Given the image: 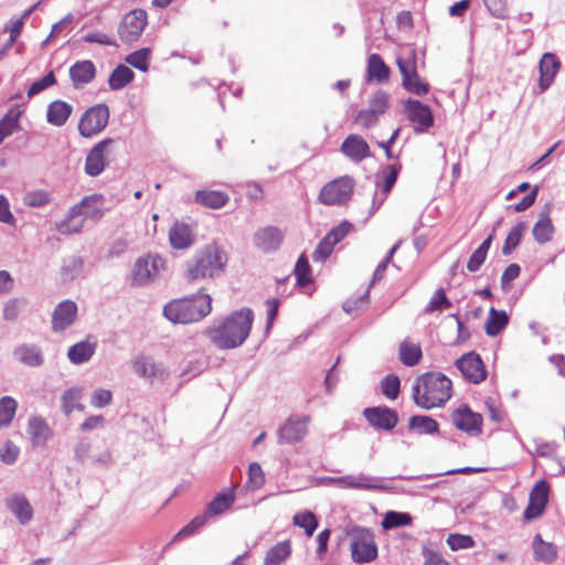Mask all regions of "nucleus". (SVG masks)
Listing matches in <instances>:
<instances>
[{"label": "nucleus", "mask_w": 565, "mask_h": 565, "mask_svg": "<svg viewBox=\"0 0 565 565\" xmlns=\"http://www.w3.org/2000/svg\"><path fill=\"white\" fill-rule=\"evenodd\" d=\"M390 75L391 70L383 58L376 53L371 54L367 60V79L383 83L388 79Z\"/></svg>", "instance_id": "nucleus-32"}, {"label": "nucleus", "mask_w": 565, "mask_h": 565, "mask_svg": "<svg viewBox=\"0 0 565 565\" xmlns=\"http://www.w3.org/2000/svg\"><path fill=\"white\" fill-rule=\"evenodd\" d=\"M212 310V298L202 294L174 299L163 307V316L173 323H192L205 318Z\"/></svg>", "instance_id": "nucleus-5"}, {"label": "nucleus", "mask_w": 565, "mask_h": 565, "mask_svg": "<svg viewBox=\"0 0 565 565\" xmlns=\"http://www.w3.org/2000/svg\"><path fill=\"white\" fill-rule=\"evenodd\" d=\"M452 395L451 380L440 372L417 376L412 386L414 403L423 409L444 406Z\"/></svg>", "instance_id": "nucleus-2"}, {"label": "nucleus", "mask_w": 565, "mask_h": 565, "mask_svg": "<svg viewBox=\"0 0 565 565\" xmlns=\"http://www.w3.org/2000/svg\"><path fill=\"white\" fill-rule=\"evenodd\" d=\"M73 113V106L62 99H55L49 104L46 109V121L54 127H62L66 124Z\"/></svg>", "instance_id": "nucleus-28"}, {"label": "nucleus", "mask_w": 565, "mask_h": 565, "mask_svg": "<svg viewBox=\"0 0 565 565\" xmlns=\"http://www.w3.org/2000/svg\"><path fill=\"white\" fill-rule=\"evenodd\" d=\"M335 245L324 236L312 254L313 262H324L332 253Z\"/></svg>", "instance_id": "nucleus-63"}, {"label": "nucleus", "mask_w": 565, "mask_h": 565, "mask_svg": "<svg viewBox=\"0 0 565 565\" xmlns=\"http://www.w3.org/2000/svg\"><path fill=\"white\" fill-rule=\"evenodd\" d=\"M77 305L73 300H63L56 305L52 313V330L63 332L70 328L77 317Z\"/></svg>", "instance_id": "nucleus-20"}, {"label": "nucleus", "mask_w": 565, "mask_h": 565, "mask_svg": "<svg viewBox=\"0 0 565 565\" xmlns=\"http://www.w3.org/2000/svg\"><path fill=\"white\" fill-rule=\"evenodd\" d=\"M194 201L204 207L217 210L227 204L230 196L223 191L199 190L195 192Z\"/></svg>", "instance_id": "nucleus-29"}, {"label": "nucleus", "mask_w": 565, "mask_h": 565, "mask_svg": "<svg viewBox=\"0 0 565 565\" xmlns=\"http://www.w3.org/2000/svg\"><path fill=\"white\" fill-rule=\"evenodd\" d=\"M353 122L362 128H371L374 127L379 122V116H376L369 108L361 109L356 113L353 118Z\"/></svg>", "instance_id": "nucleus-60"}, {"label": "nucleus", "mask_w": 565, "mask_h": 565, "mask_svg": "<svg viewBox=\"0 0 565 565\" xmlns=\"http://www.w3.org/2000/svg\"><path fill=\"white\" fill-rule=\"evenodd\" d=\"M408 427L423 435H434L438 433L439 425L430 416L414 415L409 418Z\"/></svg>", "instance_id": "nucleus-40"}, {"label": "nucleus", "mask_w": 565, "mask_h": 565, "mask_svg": "<svg viewBox=\"0 0 565 565\" xmlns=\"http://www.w3.org/2000/svg\"><path fill=\"white\" fill-rule=\"evenodd\" d=\"M396 63L402 74V86L407 92L417 96L428 94L429 85L424 82L417 73L416 54L413 50L405 56L397 57Z\"/></svg>", "instance_id": "nucleus-6"}, {"label": "nucleus", "mask_w": 565, "mask_h": 565, "mask_svg": "<svg viewBox=\"0 0 565 565\" xmlns=\"http://www.w3.org/2000/svg\"><path fill=\"white\" fill-rule=\"evenodd\" d=\"M25 306L26 300L24 298H13L8 300L3 307V319L7 321L15 320Z\"/></svg>", "instance_id": "nucleus-53"}, {"label": "nucleus", "mask_w": 565, "mask_h": 565, "mask_svg": "<svg viewBox=\"0 0 565 565\" xmlns=\"http://www.w3.org/2000/svg\"><path fill=\"white\" fill-rule=\"evenodd\" d=\"M405 113L416 134L426 132L434 125L430 107L420 100L408 98L405 102Z\"/></svg>", "instance_id": "nucleus-12"}, {"label": "nucleus", "mask_w": 565, "mask_h": 565, "mask_svg": "<svg viewBox=\"0 0 565 565\" xmlns=\"http://www.w3.org/2000/svg\"><path fill=\"white\" fill-rule=\"evenodd\" d=\"M96 343L89 341H81L72 345L67 351L68 360L76 365L88 362L94 355Z\"/></svg>", "instance_id": "nucleus-34"}, {"label": "nucleus", "mask_w": 565, "mask_h": 565, "mask_svg": "<svg viewBox=\"0 0 565 565\" xmlns=\"http://www.w3.org/2000/svg\"><path fill=\"white\" fill-rule=\"evenodd\" d=\"M401 168V164L384 167L377 174L376 189L390 193L397 180Z\"/></svg>", "instance_id": "nucleus-37"}, {"label": "nucleus", "mask_w": 565, "mask_h": 565, "mask_svg": "<svg viewBox=\"0 0 565 565\" xmlns=\"http://www.w3.org/2000/svg\"><path fill=\"white\" fill-rule=\"evenodd\" d=\"M227 253L216 244H209L198 250L186 263L188 281H196L220 276L227 264Z\"/></svg>", "instance_id": "nucleus-4"}, {"label": "nucleus", "mask_w": 565, "mask_h": 565, "mask_svg": "<svg viewBox=\"0 0 565 565\" xmlns=\"http://www.w3.org/2000/svg\"><path fill=\"white\" fill-rule=\"evenodd\" d=\"M382 393L390 399H396L401 390V381L397 375H386L381 382Z\"/></svg>", "instance_id": "nucleus-51"}, {"label": "nucleus", "mask_w": 565, "mask_h": 565, "mask_svg": "<svg viewBox=\"0 0 565 565\" xmlns=\"http://www.w3.org/2000/svg\"><path fill=\"white\" fill-rule=\"evenodd\" d=\"M354 490H383L386 489L384 480L380 477L364 473L353 475Z\"/></svg>", "instance_id": "nucleus-47"}, {"label": "nucleus", "mask_w": 565, "mask_h": 565, "mask_svg": "<svg viewBox=\"0 0 565 565\" xmlns=\"http://www.w3.org/2000/svg\"><path fill=\"white\" fill-rule=\"evenodd\" d=\"M290 553V543L288 541L279 542L267 551L263 565H284Z\"/></svg>", "instance_id": "nucleus-38"}, {"label": "nucleus", "mask_w": 565, "mask_h": 565, "mask_svg": "<svg viewBox=\"0 0 565 565\" xmlns=\"http://www.w3.org/2000/svg\"><path fill=\"white\" fill-rule=\"evenodd\" d=\"M363 415L377 429L391 430L398 422L396 412L388 407H367L363 411Z\"/></svg>", "instance_id": "nucleus-22"}, {"label": "nucleus", "mask_w": 565, "mask_h": 565, "mask_svg": "<svg viewBox=\"0 0 565 565\" xmlns=\"http://www.w3.org/2000/svg\"><path fill=\"white\" fill-rule=\"evenodd\" d=\"M294 271L299 286H307L311 281L310 265L305 255L298 258Z\"/></svg>", "instance_id": "nucleus-54"}, {"label": "nucleus", "mask_w": 565, "mask_h": 565, "mask_svg": "<svg viewBox=\"0 0 565 565\" xmlns=\"http://www.w3.org/2000/svg\"><path fill=\"white\" fill-rule=\"evenodd\" d=\"M151 51L148 47L140 49L138 51H135L130 53L126 57V62L131 65L132 67L146 72L149 66V58H150Z\"/></svg>", "instance_id": "nucleus-50"}, {"label": "nucleus", "mask_w": 565, "mask_h": 565, "mask_svg": "<svg viewBox=\"0 0 565 565\" xmlns=\"http://www.w3.org/2000/svg\"><path fill=\"white\" fill-rule=\"evenodd\" d=\"M55 84V75L51 71L42 78L32 83V85L28 89V97L32 98L33 96L40 94L44 89Z\"/></svg>", "instance_id": "nucleus-59"}, {"label": "nucleus", "mask_w": 565, "mask_h": 565, "mask_svg": "<svg viewBox=\"0 0 565 565\" xmlns=\"http://www.w3.org/2000/svg\"><path fill=\"white\" fill-rule=\"evenodd\" d=\"M235 502V494L232 489H225L217 493L207 504L204 513L207 518L220 515L226 512Z\"/></svg>", "instance_id": "nucleus-30"}, {"label": "nucleus", "mask_w": 565, "mask_h": 565, "mask_svg": "<svg viewBox=\"0 0 565 565\" xmlns=\"http://www.w3.org/2000/svg\"><path fill=\"white\" fill-rule=\"evenodd\" d=\"M13 358L29 367H40L44 363V356L41 348L33 343H22L12 351Z\"/></svg>", "instance_id": "nucleus-24"}, {"label": "nucleus", "mask_w": 565, "mask_h": 565, "mask_svg": "<svg viewBox=\"0 0 565 565\" xmlns=\"http://www.w3.org/2000/svg\"><path fill=\"white\" fill-rule=\"evenodd\" d=\"M390 106V95L382 89L376 90L370 98L369 109L376 116H381L386 113Z\"/></svg>", "instance_id": "nucleus-49"}, {"label": "nucleus", "mask_w": 565, "mask_h": 565, "mask_svg": "<svg viewBox=\"0 0 565 565\" xmlns=\"http://www.w3.org/2000/svg\"><path fill=\"white\" fill-rule=\"evenodd\" d=\"M148 23V15L143 9H134L126 13L117 29L118 35L124 43H132L142 34Z\"/></svg>", "instance_id": "nucleus-10"}, {"label": "nucleus", "mask_w": 565, "mask_h": 565, "mask_svg": "<svg viewBox=\"0 0 565 565\" xmlns=\"http://www.w3.org/2000/svg\"><path fill=\"white\" fill-rule=\"evenodd\" d=\"M353 185L350 177L335 179L321 189L319 201L324 205H341L350 200Z\"/></svg>", "instance_id": "nucleus-11"}, {"label": "nucleus", "mask_w": 565, "mask_h": 565, "mask_svg": "<svg viewBox=\"0 0 565 565\" xmlns=\"http://www.w3.org/2000/svg\"><path fill=\"white\" fill-rule=\"evenodd\" d=\"M104 203V196L100 194L84 196L68 209L63 220L55 223V230L62 235L81 233L86 220L98 221L103 217Z\"/></svg>", "instance_id": "nucleus-3"}, {"label": "nucleus", "mask_w": 565, "mask_h": 565, "mask_svg": "<svg viewBox=\"0 0 565 565\" xmlns=\"http://www.w3.org/2000/svg\"><path fill=\"white\" fill-rule=\"evenodd\" d=\"M18 408V402L11 396L0 398V429L11 425Z\"/></svg>", "instance_id": "nucleus-43"}, {"label": "nucleus", "mask_w": 565, "mask_h": 565, "mask_svg": "<svg viewBox=\"0 0 565 565\" xmlns=\"http://www.w3.org/2000/svg\"><path fill=\"white\" fill-rule=\"evenodd\" d=\"M452 306L451 301L447 298L444 289H438L431 297L428 306L426 307L425 311L427 313L434 312V311H443L444 309H448Z\"/></svg>", "instance_id": "nucleus-55"}, {"label": "nucleus", "mask_w": 565, "mask_h": 565, "mask_svg": "<svg viewBox=\"0 0 565 565\" xmlns=\"http://www.w3.org/2000/svg\"><path fill=\"white\" fill-rule=\"evenodd\" d=\"M309 417H289L278 430L279 444L300 443L308 433Z\"/></svg>", "instance_id": "nucleus-18"}, {"label": "nucleus", "mask_w": 565, "mask_h": 565, "mask_svg": "<svg viewBox=\"0 0 565 565\" xmlns=\"http://www.w3.org/2000/svg\"><path fill=\"white\" fill-rule=\"evenodd\" d=\"M422 349L419 344L404 340L399 344V360L406 366H415L422 359Z\"/></svg>", "instance_id": "nucleus-39"}, {"label": "nucleus", "mask_w": 565, "mask_h": 565, "mask_svg": "<svg viewBox=\"0 0 565 565\" xmlns=\"http://www.w3.org/2000/svg\"><path fill=\"white\" fill-rule=\"evenodd\" d=\"M284 232L276 226H264L253 235V244L265 254H271L279 249L284 242Z\"/></svg>", "instance_id": "nucleus-15"}, {"label": "nucleus", "mask_w": 565, "mask_h": 565, "mask_svg": "<svg viewBox=\"0 0 565 565\" xmlns=\"http://www.w3.org/2000/svg\"><path fill=\"white\" fill-rule=\"evenodd\" d=\"M109 120V108L105 104L89 107L82 115L78 132L82 137L92 138L105 129Z\"/></svg>", "instance_id": "nucleus-9"}, {"label": "nucleus", "mask_w": 565, "mask_h": 565, "mask_svg": "<svg viewBox=\"0 0 565 565\" xmlns=\"http://www.w3.org/2000/svg\"><path fill=\"white\" fill-rule=\"evenodd\" d=\"M533 553L537 561L552 563L557 557V550L553 543L543 541L541 534H536L533 540Z\"/></svg>", "instance_id": "nucleus-36"}, {"label": "nucleus", "mask_w": 565, "mask_h": 565, "mask_svg": "<svg viewBox=\"0 0 565 565\" xmlns=\"http://www.w3.org/2000/svg\"><path fill=\"white\" fill-rule=\"evenodd\" d=\"M465 380L472 384H479L487 377V370L478 353L475 351L461 355L455 363Z\"/></svg>", "instance_id": "nucleus-13"}, {"label": "nucleus", "mask_w": 565, "mask_h": 565, "mask_svg": "<svg viewBox=\"0 0 565 565\" xmlns=\"http://www.w3.org/2000/svg\"><path fill=\"white\" fill-rule=\"evenodd\" d=\"M74 21V15L67 13L58 22L52 25L49 36L42 42V46H45L52 39L58 36L64 30L68 29Z\"/></svg>", "instance_id": "nucleus-61"}, {"label": "nucleus", "mask_w": 565, "mask_h": 565, "mask_svg": "<svg viewBox=\"0 0 565 565\" xmlns=\"http://www.w3.org/2000/svg\"><path fill=\"white\" fill-rule=\"evenodd\" d=\"M19 452V447L13 441L7 440L0 448V459L7 465H12L18 459Z\"/></svg>", "instance_id": "nucleus-64"}, {"label": "nucleus", "mask_w": 565, "mask_h": 565, "mask_svg": "<svg viewBox=\"0 0 565 565\" xmlns=\"http://www.w3.org/2000/svg\"><path fill=\"white\" fill-rule=\"evenodd\" d=\"M166 260L157 254H148L139 257L132 267V285L146 286L157 279L164 270Z\"/></svg>", "instance_id": "nucleus-8"}, {"label": "nucleus", "mask_w": 565, "mask_h": 565, "mask_svg": "<svg viewBox=\"0 0 565 565\" xmlns=\"http://www.w3.org/2000/svg\"><path fill=\"white\" fill-rule=\"evenodd\" d=\"M561 68V61L553 53H544L539 63L540 79L539 87L541 93L545 92L554 82L556 74Z\"/></svg>", "instance_id": "nucleus-23"}, {"label": "nucleus", "mask_w": 565, "mask_h": 565, "mask_svg": "<svg viewBox=\"0 0 565 565\" xmlns=\"http://www.w3.org/2000/svg\"><path fill=\"white\" fill-rule=\"evenodd\" d=\"M532 234H533L534 239L539 244H544L552 239L553 234H554V226H553L552 220L550 217L548 211H543L540 214V218L537 220V222L534 224V226L532 228Z\"/></svg>", "instance_id": "nucleus-33"}, {"label": "nucleus", "mask_w": 565, "mask_h": 565, "mask_svg": "<svg viewBox=\"0 0 565 565\" xmlns=\"http://www.w3.org/2000/svg\"><path fill=\"white\" fill-rule=\"evenodd\" d=\"M21 110L18 107L9 109L0 120V145L6 137L11 136L19 128Z\"/></svg>", "instance_id": "nucleus-42"}, {"label": "nucleus", "mask_w": 565, "mask_h": 565, "mask_svg": "<svg viewBox=\"0 0 565 565\" xmlns=\"http://www.w3.org/2000/svg\"><path fill=\"white\" fill-rule=\"evenodd\" d=\"M134 72L125 65H118L108 78V85L113 90H119L134 79Z\"/></svg>", "instance_id": "nucleus-41"}, {"label": "nucleus", "mask_w": 565, "mask_h": 565, "mask_svg": "<svg viewBox=\"0 0 565 565\" xmlns=\"http://www.w3.org/2000/svg\"><path fill=\"white\" fill-rule=\"evenodd\" d=\"M254 321V312L242 308L232 312L220 323L206 329L210 341L221 350H232L241 347L248 338Z\"/></svg>", "instance_id": "nucleus-1"}, {"label": "nucleus", "mask_w": 565, "mask_h": 565, "mask_svg": "<svg viewBox=\"0 0 565 565\" xmlns=\"http://www.w3.org/2000/svg\"><path fill=\"white\" fill-rule=\"evenodd\" d=\"M83 259L78 256H71L64 259L62 266V275L64 279H73L79 275L83 269Z\"/></svg>", "instance_id": "nucleus-52"}, {"label": "nucleus", "mask_w": 565, "mask_h": 565, "mask_svg": "<svg viewBox=\"0 0 565 565\" xmlns=\"http://www.w3.org/2000/svg\"><path fill=\"white\" fill-rule=\"evenodd\" d=\"M169 241L175 249L188 248L193 243L192 231L186 224L177 222L169 231Z\"/></svg>", "instance_id": "nucleus-31"}, {"label": "nucleus", "mask_w": 565, "mask_h": 565, "mask_svg": "<svg viewBox=\"0 0 565 565\" xmlns=\"http://www.w3.org/2000/svg\"><path fill=\"white\" fill-rule=\"evenodd\" d=\"M83 397V390L79 387H72L66 390L62 395V409L65 415H70L75 408L83 411L84 406L77 402Z\"/></svg>", "instance_id": "nucleus-44"}, {"label": "nucleus", "mask_w": 565, "mask_h": 565, "mask_svg": "<svg viewBox=\"0 0 565 565\" xmlns=\"http://www.w3.org/2000/svg\"><path fill=\"white\" fill-rule=\"evenodd\" d=\"M6 507L22 525L28 524L33 518V509L28 499L21 493H14L7 498Z\"/></svg>", "instance_id": "nucleus-26"}, {"label": "nucleus", "mask_w": 565, "mask_h": 565, "mask_svg": "<svg viewBox=\"0 0 565 565\" xmlns=\"http://www.w3.org/2000/svg\"><path fill=\"white\" fill-rule=\"evenodd\" d=\"M509 323V317L504 310H497L493 307L489 310V316L484 324L486 333L490 337L498 335Z\"/></svg>", "instance_id": "nucleus-35"}, {"label": "nucleus", "mask_w": 565, "mask_h": 565, "mask_svg": "<svg viewBox=\"0 0 565 565\" xmlns=\"http://www.w3.org/2000/svg\"><path fill=\"white\" fill-rule=\"evenodd\" d=\"M527 225L525 222L518 223L508 234L504 244L502 246V254L510 255L521 243L524 232Z\"/></svg>", "instance_id": "nucleus-45"}, {"label": "nucleus", "mask_w": 565, "mask_h": 565, "mask_svg": "<svg viewBox=\"0 0 565 565\" xmlns=\"http://www.w3.org/2000/svg\"><path fill=\"white\" fill-rule=\"evenodd\" d=\"M340 151L354 163H360L372 156L369 143L358 134L349 135L342 141Z\"/></svg>", "instance_id": "nucleus-19"}, {"label": "nucleus", "mask_w": 565, "mask_h": 565, "mask_svg": "<svg viewBox=\"0 0 565 565\" xmlns=\"http://www.w3.org/2000/svg\"><path fill=\"white\" fill-rule=\"evenodd\" d=\"M292 521L295 525L302 527L308 536H311L318 526V520L310 511L296 513Z\"/></svg>", "instance_id": "nucleus-48"}, {"label": "nucleus", "mask_w": 565, "mask_h": 565, "mask_svg": "<svg viewBox=\"0 0 565 565\" xmlns=\"http://www.w3.org/2000/svg\"><path fill=\"white\" fill-rule=\"evenodd\" d=\"M95 76L96 67L89 60L77 61L70 67V77L75 88L92 83Z\"/></svg>", "instance_id": "nucleus-25"}, {"label": "nucleus", "mask_w": 565, "mask_h": 565, "mask_svg": "<svg viewBox=\"0 0 565 565\" xmlns=\"http://www.w3.org/2000/svg\"><path fill=\"white\" fill-rule=\"evenodd\" d=\"M413 518L407 512L388 511L382 520V527L384 530H392L401 526L411 525Z\"/></svg>", "instance_id": "nucleus-46"}, {"label": "nucleus", "mask_w": 565, "mask_h": 565, "mask_svg": "<svg viewBox=\"0 0 565 565\" xmlns=\"http://www.w3.org/2000/svg\"><path fill=\"white\" fill-rule=\"evenodd\" d=\"M207 516L205 513L195 516L189 524H186L183 529H181L174 539L179 537H189L195 534L200 529H202L207 521Z\"/></svg>", "instance_id": "nucleus-57"}, {"label": "nucleus", "mask_w": 565, "mask_h": 565, "mask_svg": "<svg viewBox=\"0 0 565 565\" xmlns=\"http://www.w3.org/2000/svg\"><path fill=\"white\" fill-rule=\"evenodd\" d=\"M114 143V139L107 138L97 142L88 152L85 160V173L89 177L99 175L106 168V154L109 147Z\"/></svg>", "instance_id": "nucleus-17"}, {"label": "nucleus", "mask_w": 565, "mask_h": 565, "mask_svg": "<svg viewBox=\"0 0 565 565\" xmlns=\"http://www.w3.org/2000/svg\"><path fill=\"white\" fill-rule=\"evenodd\" d=\"M28 434L33 447H44L51 436V429L42 416H31L28 422Z\"/></svg>", "instance_id": "nucleus-27"}, {"label": "nucleus", "mask_w": 565, "mask_h": 565, "mask_svg": "<svg viewBox=\"0 0 565 565\" xmlns=\"http://www.w3.org/2000/svg\"><path fill=\"white\" fill-rule=\"evenodd\" d=\"M351 554L354 562L370 563L377 556V546L371 530L355 526L351 533Z\"/></svg>", "instance_id": "nucleus-7"}, {"label": "nucleus", "mask_w": 565, "mask_h": 565, "mask_svg": "<svg viewBox=\"0 0 565 565\" xmlns=\"http://www.w3.org/2000/svg\"><path fill=\"white\" fill-rule=\"evenodd\" d=\"M447 544L451 551H459L473 547L475 541L470 535L454 533L448 535Z\"/></svg>", "instance_id": "nucleus-56"}, {"label": "nucleus", "mask_w": 565, "mask_h": 565, "mask_svg": "<svg viewBox=\"0 0 565 565\" xmlns=\"http://www.w3.org/2000/svg\"><path fill=\"white\" fill-rule=\"evenodd\" d=\"M550 486L545 480L537 481L529 495V503L524 510V519L527 521L541 516L547 505Z\"/></svg>", "instance_id": "nucleus-14"}, {"label": "nucleus", "mask_w": 565, "mask_h": 565, "mask_svg": "<svg viewBox=\"0 0 565 565\" xmlns=\"http://www.w3.org/2000/svg\"><path fill=\"white\" fill-rule=\"evenodd\" d=\"M134 372L148 380L164 381L169 373L162 363H157L151 356L138 355L132 361Z\"/></svg>", "instance_id": "nucleus-21"}, {"label": "nucleus", "mask_w": 565, "mask_h": 565, "mask_svg": "<svg viewBox=\"0 0 565 565\" xmlns=\"http://www.w3.org/2000/svg\"><path fill=\"white\" fill-rule=\"evenodd\" d=\"M113 401V393L106 388H97L90 396V405L95 408L108 406Z\"/></svg>", "instance_id": "nucleus-62"}, {"label": "nucleus", "mask_w": 565, "mask_h": 565, "mask_svg": "<svg viewBox=\"0 0 565 565\" xmlns=\"http://www.w3.org/2000/svg\"><path fill=\"white\" fill-rule=\"evenodd\" d=\"M454 425L470 436L481 434L482 416L475 413L467 405H461L451 414Z\"/></svg>", "instance_id": "nucleus-16"}, {"label": "nucleus", "mask_w": 565, "mask_h": 565, "mask_svg": "<svg viewBox=\"0 0 565 565\" xmlns=\"http://www.w3.org/2000/svg\"><path fill=\"white\" fill-rule=\"evenodd\" d=\"M23 202L31 207H41L50 202V194L43 190L31 191L24 195Z\"/></svg>", "instance_id": "nucleus-58"}]
</instances>
